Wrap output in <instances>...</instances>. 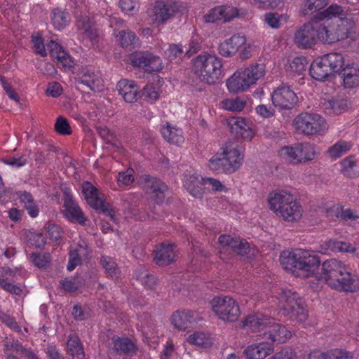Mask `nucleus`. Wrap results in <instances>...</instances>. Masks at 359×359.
Wrapping results in <instances>:
<instances>
[{
	"label": "nucleus",
	"mask_w": 359,
	"mask_h": 359,
	"mask_svg": "<svg viewBox=\"0 0 359 359\" xmlns=\"http://www.w3.org/2000/svg\"><path fill=\"white\" fill-rule=\"evenodd\" d=\"M16 195L20 202L23 204L24 208L27 210L29 216L33 218L37 217L39 210L32 195L26 191H18L16 192Z\"/></svg>",
	"instance_id": "obj_32"
},
{
	"label": "nucleus",
	"mask_w": 359,
	"mask_h": 359,
	"mask_svg": "<svg viewBox=\"0 0 359 359\" xmlns=\"http://www.w3.org/2000/svg\"><path fill=\"white\" fill-rule=\"evenodd\" d=\"M301 154L302 162H306L315 158L318 154L316 147L309 142L297 144Z\"/></svg>",
	"instance_id": "obj_41"
},
{
	"label": "nucleus",
	"mask_w": 359,
	"mask_h": 359,
	"mask_svg": "<svg viewBox=\"0 0 359 359\" xmlns=\"http://www.w3.org/2000/svg\"><path fill=\"white\" fill-rule=\"evenodd\" d=\"M280 15L276 13H269L265 14L266 23L273 29H277L280 27Z\"/></svg>",
	"instance_id": "obj_64"
},
{
	"label": "nucleus",
	"mask_w": 359,
	"mask_h": 359,
	"mask_svg": "<svg viewBox=\"0 0 359 359\" xmlns=\"http://www.w3.org/2000/svg\"><path fill=\"white\" fill-rule=\"evenodd\" d=\"M76 27L78 29L85 33L90 39H95L97 35V30L93 27L89 17L86 15L77 17Z\"/></svg>",
	"instance_id": "obj_36"
},
{
	"label": "nucleus",
	"mask_w": 359,
	"mask_h": 359,
	"mask_svg": "<svg viewBox=\"0 0 359 359\" xmlns=\"http://www.w3.org/2000/svg\"><path fill=\"white\" fill-rule=\"evenodd\" d=\"M250 86V83L247 82L246 77L244 76L241 70L235 72L231 77L226 81V86L229 90L232 93L245 90Z\"/></svg>",
	"instance_id": "obj_31"
},
{
	"label": "nucleus",
	"mask_w": 359,
	"mask_h": 359,
	"mask_svg": "<svg viewBox=\"0 0 359 359\" xmlns=\"http://www.w3.org/2000/svg\"><path fill=\"white\" fill-rule=\"evenodd\" d=\"M210 304L214 313L224 321L235 322L241 315L238 303L229 296L215 297Z\"/></svg>",
	"instance_id": "obj_9"
},
{
	"label": "nucleus",
	"mask_w": 359,
	"mask_h": 359,
	"mask_svg": "<svg viewBox=\"0 0 359 359\" xmlns=\"http://www.w3.org/2000/svg\"><path fill=\"white\" fill-rule=\"evenodd\" d=\"M321 57V65L327 66L330 69L331 74L334 72H341L344 65L343 55L339 53H330L324 55Z\"/></svg>",
	"instance_id": "obj_28"
},
{
	"label": "nucleus",
	"mask_w": 359,
	"mask_h": 359,
	"mask_svg": "<svg viewBox=\"0 0 359 359\" xmlns=\"http://www.w3.org/2000/svg\"><path fill=\"white\" fill-rule=\"evenodd\" d=\"M0 320L6 326L17 332H21V327L18 325L15 319L10 315L0 311Z\"/></svg>",
	"instance_id": "obj_55"
},
{
	"label": "nucleus",
	"mask_w": 359,
	"mask_h": 359,
	"mask_svg": "<svg viewBox=\"0 0 359 359\" xmlns=\"http://www.w3.org/2000/svg\"><path fill=\"white\" fill-rule=\"evenodd\" d=\"M67 351L72 359H84V351L79 338L76 335H70L67 341Z\"/></svg>",
	"instance_id": "obj_35"
},
{
	"label": "nucleus",
	"mask_w": 359,
	"mask_h": 359,
	"mask_svg": "<svg viewBox=\"0 0 359 359\" xmlns=\"http://www.w3.org/2000/svg\"><path fill=\"white\" fill-rule=\"evenodd\" d=\"M120 42L123 48L131 50L139 45L138 38L131 31L122 30L119 32Z\"/></svg>",
	"instance_id": "obj_40"
},
{
	"label": "nucleus",
	"mask_w": 359,
	"mask_h": 359,
	"mask_svg": "<svg viewBox=\"0 0 359 359\" xmlns=\"http://www.w3.org/2000/svg\"><path fill=\"white\" fill-rule=\"evenodd\" d=\"M142 96L149 102H154L158 98V93L153 85H146L142 89Z\"/></svg>",
	"instance_id": "obj_57"
},
{
	"label": "nucleus",
	"mask_w": 359,
	"mask_h": 359,
	"mask_svg": "<svg viewBox=\"0 0 359 359\" xmlns=\"http://www.w3.org/2000/svg\"><path fill=\"white\" fill-rule=\"evenodd\" d=\"M183 53L182 46L180 44L170 45L169 48L165 51V55L170 60H174Z\"/></svg>",
	"instance_id": "obj_60"
},
{
	"label": "nucleus",
	"mask_w": 359,
	"mask_h": 359,
	"mask_svg": "<svg viewBox=\"0 0 359 359\" xmlns=\"http://www.w3.org/2000/svg\"><path fill=\"white\" fill-rule=\"evenodd\" d=\"M83 258L76 250H72L69 252V257L67 269L68 271H73L76 266L81 264V259Z\"/></svg>",
	"instance_id": "obj_56"
},
{
	"label": "nucleus",
	"mask_w": 359,
	"mask_h": 359,
	"mask_svg": "<svg viewBox=\"0 0 359 359\" xmlns=\"http://www.w3.org/2000/svg\"><path fill=\"white\" fill-rule=\"evenodd\" d=\"M178 7L175 2L170 0L157 1L149 11L152 20L158 24H163L171 19L177 12Z\"/></svg>",
	"instance_id": "obj_12"
},
{
	"label": "nucleus",
	"mask_w": 359,
	"mask_h": 359,
	"mask_svg": "<svg viewBox=\"0 0 359 359\" xmlns=\"http://www.w3.org/2000/svg\"><path fill=\"white\" fill-rule=\"evenodd\" d=\"M83 193L88 204L91 208L106 216H109L112 221H114L115 210L112 205L98 197V191L94 186L88 182L84 183Z\"/></svg>",
	"instance_id": "obj_10"
},
{
	"label": "nucleus",
	"mask_w": 359,
	"mask_h": 359,
	"mask_svg": "<svg viewBox=\"0 0 359 359\" xmlns=\"http://www.w3.org/2000/svg\"><path fill=\"white\" fill-rule=\"evenodd\" d=\"M218 241L222 245L229 247L237 255L243 256L250 251V245L244 239L233 238L230 235H221Z\"/></svg>",
	"instance_id": "obj_22"
},
{
	"label": "nucleus",
	"mask_w": 359,
	"mask_h": 359,
	"mask_svg": "<svg viewBox=\"0 0 359 359\" xmlns=\"http://www.w3.org/2000/svg\"><path fill=\"white\" fill-rule=\"evenodd\" d=\"M141 188L149 194H154L158 202H161L165 197V192L168 191V186L161 180L144 175L138 180Z\"/></svg>",
	"instance_id": "obj_16"
},
{
	"label": "nucleus",
	"mask_w": 359,
	"mask_h": 359,
	"mask_svg": "<svg viewBox=\"0 0 359 359\" xmlns=\"http://www.w3.org/2000/svg\"><path fill=\"white\" fill-rule=\"evenodd\" d=\"M351 147V142L341 140L330 147L327 154L332 158L337 159L348 151Z\"/></svg>",
	"instance_id": "obj_42"
},
{
	"label": "nucleus",
	"mask_w": 359,
	"mask_h": 359,
	"mask_svg": "<svg viewBox=\"0 0 359 359\" xmlns=\"http://www.w3.org/2000/svg\"><path fill=\"white\" fill-rule=\"evenodd\" d=\"M34 43V51L41 57L47 55V53L43 43V40L41 36H34L32 39Z\"/></svg>",
	"instance_id": "obj_62"
},
{
	"label": "nucleus",
	"mask_w": 359,
	"mask_h": 359,
	"mask_svg": "<svg viewBox=\"0 0 359 359\" xmlns=\"http://www.w3.org/2000/svg\"><path fill=\"white\" fill-rule=\"evenodd\" d=\"M245 41L244 36L234 34L230 39L220 43L218 51L224 57H231L243 48Z\"/></svg>",
	"instance_id": "obj_20"
},
{
	"label": "nucleus",
	"mask_w": 359,
	"mask_h": 359,
	"mask_svg": "<svg viewBox=\"0 0 359 359\" xmlns=\"http://www.w3.org/2000/svg\"><path fill=\"white\" fill-rule=\"evenodd\" d=\"M343 8L341 6L337 4H332L329 6L326 10H324L322 12L318 13L315 18H317L320 20H323L325 19H330L332 17H336L337 15H339L343 13Z\"/></svg>",
	"instance_id": "obj_44"
},
{
	"label": "nucleus",
	"mask_w": 359,
	"mask_h": 359,
	"mask_svg": "<svg viewBox=\"0 0 359 359\" xmlns=\"http://www.w3.org/2000/svg\"><path fill=\"white\" fill-rule=\"evenodd\" d=\"M54 127L56 132L60 135H68L72 133L69 121L64 116H60L57 118Z\"/></svg>",
	"instance_id": "obj_49"
},
{
	"label": "nucleus",
	"mask_w": 359,
	"mask_h": 359,
	"mask_svg": "<svg viewBox=\"0 0 359 359\" xmlns=\"http://www.w3.org/2000/svg\"><path fill=\"white\" fill-rule=\"evenodd\" d=\"M238 15L237 9L230 6H221L212 8L203 16V20L207 23H214L217 20L229 22Z\"/></svg>",
	"instance_id": "obj_17"
},
{
	"label": "nucleus",
	"mask_w": 359,
	"mask_h": 359,
	"mask_svg": "<svg viewBox=\"0 0 359 359\" xmlns=\"http://www.w3.org/2000/svg\"><path fill=\"white\" fill-rule=\"evenodd\" d=\"M321 57L313 61L310 67V74L316 80L323 81L330 75V69L327 66L321 65Z\"/></svg>",
	"instance_id": "obj_34"
},
{
	"label": "nucleus",
	"mask_w": 359,
	"mask_h": 359,
	"mask_svg": "<svg viewBox=\"0 0 359 359\" xmlns=\"http://www.w3.org/2000/svg\"><path fill=\"white\" fill-rule=\"evenodd\" d=\"M273 104L280 109H290L297 102L295 93L286 86H282L276 89L271 95Z\"/></svg>",
	"instance_id": "obj_15"
},
{
	"label": "nucleus",
	"mask_w": 359,
	"mask_h": 359,
	"mask_svg": "<svg viewBox=\"0 0 359 359\" xmlns=\"http://www.w3.org/2000/svg\"><path fill=\"white\" fill-rule=\"evenodd\" d=\"M327 248L332 251L339 250L345 252H355V248H353L350 243L345 242L330 240L326 243Z\"/></svg>",
	"instance_id": "obj_46"
},
{
	"label": "nucleus",
	"mask_w": 359,
	"mask_h": 359,
	"mask_svg": "<svg viewBox=\"0 0 359 359\" xmlns=\"http://www.w3.org/2000/svg\"><path fill=\"white\" fill-rule=\"evenodd\" d=\"M116 89L126 102L133 103L137 100L139 88L134 81L121 80L116 85Z\"/></svg>",
	"instance_id": "obj_24"
},
{
	"label": "nucleus",
	"mask_w": 359,
	"mask_h": 359,
	"mask_svg": "<svg viewBox=\"0 0 359 359\" xmlns=\"http://www.w3.org/2000/svg\"><path fill=\"white\" fill-rule=\"evenodd\" d=\"M269 208L278 217L287 222H297L302 215V208L295 196L285 190L270 193L268 198Z\"/></svg>",
	"instance_id": "obj_4"
},
{
	"label": "nucleus",
	"mask_w": 359,
	"mask_h": 359,
	"mask_svg": "<svg viewBox=\"0 0 359 359\" xmlns=\"http://www.w3.org/2000/svg\"><path fill=\"white\" fill-rule=\"evenodd\" d=\"M222 60L215 55H199L193 60L192 71L196 80L212 85L218 83L222 74Z\"/></svg>",
	"instance_id": "obj_5"
},
{
	"label": "nucleus",
	"mask_w": 359,
	"mask_h": 359,
	"mask_svg": "<svg viewBox=\"0 0 359 359\" xmlns=\"http://www.w3.org/2000/svg\"><path fill=\"white\" fill-rule=\"evenodd\" d=\"M96 130L100 137L103 139L106 143L116 145L117 138L108 128L97 127Z\"/></svg>",
	"instance_id": "obj_51"
},
{
	"label": "nucleus",
	"mask_w": 359,
	"mask_h": 359,
	"mask_svg": "<svg viewBox=\"0 0 359 359\" xmlns=\"http://www.w3.org/2000/svg\"><path fill=\"white\" fill-rule=\"evenodd\" d=\"M280 155L286 156L293 163H302L297 144L292 147H283L280 151Z\"/></svg>",
	"instance_id": "obj_43"
},
{
	"label": "nucleus",
	"mask_w": 359,
	"mask_h": 359,
	"mask_svg": "<svg viewBox=\"0 0 359 359\" xmlns=\"http://www.w3.org/2000/svg\"><path fill=\"white\" fill-rule=\"evenodd\" d=\"M280 305L283 314L290 319L304 322L307 318L304 301L291 290H285L280 294Z\"/></svg>",
	"instance_id": "obj_7"
},
{
	"label": "nucleus",
	"mask_w": 359,
	"mask_h": 359,
	"mask_svg": "<svg viewBox=\"0 0 359 359\" xmlns=\"http://www.w3.org/2000/svg\"><path fill=\"white\" fill-rule=\"evenodd\" d=\"M29 258L35 266L39 268H43L50 262V255L48 253H32Z\"/></svg>",
	"instance_id": "obj_50"
},
{
	"label": "nucleus",
	"mask_w": 359,
	"mask_h": 359,
	"mask_svg": "<svg viewBox=\"0 0 359 359\" xmlns=\"http://www.w3.org/2000/svg\"><path fill=\"white\" fill-rule=\"evenodd\" d=\"M188 341L190 344L197 345L200 347L206 348L211 346L210 338L202 332H196L191 334L188 338Z\"/></svg>",
	"instance_id": "obj_47"
},
{
	"label": "nucleus",
	"mask_w": 359,
	"mask_h": 359,
	"mask_svg": "<svg viewBox=\"0 0 359 359\" xmlns=\"http://www.w3.org/2000/svg\"><path fill=\"white\" fill-rule=\"evenodd\" d=\"M245 105V102L238 97L235 99H226L222 102L223 108L231 111H241Z\"/></svg>",
	"instance_id": "obj_45"
},
{
	"label": "nucleus",
	"mask_w": 359,
	"mask_h": 359,
	"mask_svg": "<svg viewBox=\"0 0 359 359\" xmlns=\"http://www.w3.org/2000/svg\"><path fill=\"white\" fill-rule=\"evenodd\" d=\"M222 152L214 154L208 161V167L215 173L231 174L241 165L243 157L237 149L222 147Z\"/></svg>",
	"instance_id": "obj_6"
},
{
	"label": "nucleus",
	"mask_w": 359,
	"mask_h": 359,
	"mask_svg": "<svg viewBox=\"0 0 359 359\" xmlns=\"http://www.w3.org/2000/svg\"><path fill=\"white\" fill-rule=\"evenodd\" d=\"M273 351L272 345L267 344L264 340L258 344L249 346L245 351L248 359H264Z\"/></svg>",
	"instance_id": "obj_27"
},
{
	"label": "nucleus",
	"mask_w": 359,
	"mask_h": 359,
	"mask_svg": "<svg viewBox=\"0 0 359 359\" xmlns=\"http://www.w3.org/2000/svg\"><path fill=\"white\" fill-rule=\"evenodd\" d=\"M154 253V260L156 264L159 266L168 265L175 260V245L163 243L156 248Z\"/></svg>",
	"instance_id": "obj_19"
},
{
	"label": "nucleus",
	"mask_w": 359,
	"mask_h": 359,
	"mask_svg": "<svg viewBox=\"0 0 359 359\" xmlns=\"http://www.w3.org/2000/svg\"><path fill=\"white\" fill-rule=\"evenodd\" d=\"M99 81V76L92 68H83L76 79L78 85H83L91 90H95L96 83Z\"/></svg>",
	"instance_id": "obj_30"
},
{
	"label": "nucleus",
	"mask_w": 359,
	"mask_h": 359,
	"mask_svg": "<svg viewBox=\"0 0 359 359\" xmlns=\"http://www.w3.org/2000/svg\"><path fill=\"white\" fill-rule=\"evenodd\" d=\"M296 130L306 135H320L327 127L325 120L317 114L302 113L294 120Z\"/></svg>",
	"instance_id": "obj_8"
},
{
	"label": "nucleus",
	"mask_w": 359,
	"mask_h": 359,
	"mask_svg": "<svg viewBox=\"0 0 359 359\" xmlns=\"http://www.w3.org/2000/svg\"><path fill=\"white\" fill-rule=\"evenodd\" d=\"M51 18L53 26L59 30L64 29L70 22L69 13L59 8L53 11Z\"/></svg>",
	"instance_id": "obj_39"
},
{
	"label": "nucleus",
	"mask_w": 359,
	"mask_h": 359,
	"mask_svg": "<svg viewBox=\"0 0 359 359\" xmlns=\"http://www.w3.org/2000/svg\"><path fill=\"white\" fill-rule=\"evenodd\" d=\"M187 191L196 198L201 199L205 189V180L196 175H187L184 181Z\"/></svg>",
	"instance_id": "obj_25"
},
{
	"label": "nucleus",
	"mask_w": 359,
	"mask_h": 359,
	"mask_svg": "<svg viewBox=\"0 0 359 359\" xmlns=\"http://www.w3.org/2000/svg\"><path fill=\"white\" fill-rule=\"evenodd\" d=\"M326 359H352L353 355L351 353L341 350L335 349L325 353Z\"/></svg>",
	"instance_id": "obj_58"
},
{
	"label": "nucleus",
	"mask_w": 359,
	"mask_h": 359,
	"mask_svg": "<svg viewBox=\"0 0 359 359\" xmlns=\"http://www.w3.org/2000/svg\"><path fill=\"white\" fill-rule=\"evenodd\" d=\"M228 125L232 133L246 140H251L254 136L253 131L245 120L241 117H231L228 119Z\"/></svg>",
	"instance_id": "obj_23"
},
{
	"label": "nucleus",
	"mask_w": 359,
	"mask_h": 359,
	"mask_svg": "<svg viewBox=\"0 0 359 359\" xmlns=\"http://www.w3.org/2000/svg\"><path fill=\"white\" fill-rule=\"evenodd\" d=\"M130 62L133 67L144 69L147 72H159L163 69L159 57L149 52H135L130 55Z\"/></svg>",
	"instance_id": "obj_11"
},
{
	"label": "nucleus",
	"mask_w": 359,
	"mask_h": 359,
	"mask_svg": "<svg viewBox=\"0 0 359 359\" xmlns=\"http://www.w3.org/2000/svg\"><path fill=\"white\" fill-rule=\"evenodd\" d=\"M243 326L252 332H259L258 339L264 340L267 344L284 343L290 338L291 332L285 327L262 313H256L246 317Z\"/></svg>",
	"instance_id": "obj_1"
},
{
	"label": "nucleus",
	"mask_w": 359,
	"mask_h": 359,
	"mask_svg": "<svg viewBox=\"0 0 359 359\" xmlns=\"http://www.w3.org/2000/svg\"><path fill=\"white\" fill-rule=\"evenodd\" d=\"M197 317V313L192 311H177L172 316V324L179 330H185L196 323Z\"/></svg>",
	"instance_id": "obj_21"
},
{
	"label": "nucleus",
	"mask_w": 359,
	"mask_h": 359,
	"mask_svg": "<svg viewBox=\"0 0 359 359\" xmlns=\"http://www.w3.org/2000/svg\"><path fill=\"white\" fill-rule=\"evenodd\" d=\"M241 72L244 76L246 77L247 82L250 85H252L264 75L265 67L263 64L255 63L241 70Z\"/></svg>",
	"instance_id": "obj_33"
},
{
	"label": "nucleus",
	"mask_w": 359,
	"mask_h": 359,
	"mask_svg": "<svg viewBox=\"0 0 359 359\" xmlns=\"http://www.w3.org/2000/svg\"><path fill=\"white\" fill-rule=\"evenodd\" d=\"M345 88H353L359 85V66L355 64L348 65L339 72Z\"/></svg>",
	"instance_id": "obj_26"
},
{
	"label": "nucleus",
	"mask_w": 359,
	"mask_h": 359,
	"mask_svg": "<svg viewBox=\"0 0 359 359\" xmlns=\"http://www.w3.org/2000/svg\"><path fill=\"white\" fill-rule=\"evenodd\" d=\"M316 19L314 18L311 22L304 25L295 34V43L301 48H311L316 43L318 31Z\"/></svg>",
	"instance_id": "obj_14"
},
{
	"label": "nucleus",
	"mask_w": 359,
	"mask_h": 359,
	"mask_svg": "<svg viewBox=\"0 0 359 359\" xmlns=\"http://www.w3.org/2000/svg\"><path fill=\"white\" fill-rule=\"evenodd\" d=\"M306 65L307 60L305 57H296L290 63V67L291 71L300 74L306 70Z\"/></svg>",
	"instance_id": "obj_53"
},
{
	"label": "nucleus",
	"mask_w": 359,
	"mask_h": 359,
	"mask_svg": "<svg viewBox=\"0 0 359 359\" xmlns=\"http://www.w3.org/2000/svg\"><path fill=\"white\" fill-rule=\"evenodd\" d=\"M100 263L108 276L113 278L118 277L120 270L114 258L102 255L100 259Z\"/></svg>",
	"instance_id": "obj_38"
},
{
	"label": "nucleus",
	"mask_w": 359,
	"mask_h": 359,
	"mask_svg": "<svg viewBox=\"0 0 359 359\" xmlns=\"http://www.w3.org/2000/svg\"><path fill=\"white\" fill-rule=\"evenodd\" d=\"M205 189H211L214 191H225L226 187L221 182L211 177L204 178Z\"/></svg>",
	"instance_id": "obj_59"
},
{
	"label": "nucleus",
	"mask_w": 359,
	"mask_h": 359,
	"mask_svg": "<svg viewBox=\"0 0 359 359\" xmlns=\"http://www.w3.org/2000/svg\"><path fill=\"white\" fill-rule=\"evenodd\" d=\"M355 161H354V157L353 156H350L346 158H344L341 162V172L342 173L348 177H353L355 175L352 172L353 168L355 166Z\"/></svg>",
	"instance_id": "obj_52"
},
{
	"label": "nucleus",
	"mask_w": 359,
	"mask_h": 359,
	"mask_svg": "<svg viewBox=\"0 0 359 359\" xmlns=\"http://www.w3.org/2000/svg\"><path fill=\"white\" fill-rule=\"evenodd\" d=\"M321 278L330 287L339 291L354 292L359 290L358 276L351 273L347 265L336 259L322 264Z\"/></svg>",
	"instance_id": "obj_2"
},
{
	"label": "nucleus",
	"mask_w": 359,
	"mask_h": 359,
	"mask_svg": "<svg viewBox=\"0 0 359 359\" xmlns=\"http://www.w3.org/2000/svg\"><path fill=\"white\" fill-rule=\"evenodd\" d=\"M279 260L285 269L297 273L304 278L313 275L320 263L318 256L313 252L301 249L293 252L283 251Z\"/></svg>",
	"instance_id": "obj_3"
},
{
	"label": "nucleus",
	"mask_w": 359,
	"mask_h": 359,
	"mask_svg": "<svg viewBox=\"0 0 359 359\" xmlns=\"http://www.w3.org/2000/svg\"><path fill=\"white\" fill-rule=\"evenodd\" d=\"M336 217L346 222H352L357 220L359 218V215L353 212L351 209H339L337 208L336 212Z\"/></svg>",
	"instance_id": "obj_54"
},
{
	"label": "nucleus",
	"mask_w": 359,
	"mask_h": 359,
	"mask_svg": "<svg viewBox=\"0 0 359 359\" xmlns=\"http://www.w3.org/2000/svg\"><path fill=\"white\" fill-rule=\"evenodd\" d=\"M113 349L118 355H133L137 351L135 344L128 338H113Z\"/></svg>",
	"instance_id": "obj_29"
},
{
	"label": "nucleus",
	"mask_w": 359,
	"mask_h": 359,
	"mask_svg": "<svg viewBox=\"0 0 359 359\" xmlns=\"http://www.w3.org/2000/svg\"><path fill=\"white\" fill-rule=\"evenodd\" d=\"M65 217L72 222H76L84 225L86 218L79 205L74 201L72 196L68 193L65 194L64 198Z\"/></svg>",
	"instance_id": "obj_18"
},
{
	"label": "nucleus",
	"mask_w": 359,
	"mask_h": 359,
	"mask_svg": "<svg viewBox=\"0 0 359 359\" xmlns=\"http://www.w3.org/2000/svg\"><path fill=\"white\" fill-rule=\"evenodd\" d=\"M0 287L5 291L16 295H20L22 291L20 287L13 283H8L6 280L1 278V277Z\"/></svg>",
	"instance_id": "obj_61"
},
{
	"label": "nucleus",
	"mask_w": 359,
	"mask_h": 359,
	"mask_svg": "<svg viewBox=\"0 0 359 359\" xmlns=\"http://www.w3.org/2000/svg\"><path fill=\"white\" fill-rule=\"evenodd\" d=\"M133 172V170H128L126 172H119L117 177L118 183L125 186L130 184L134 181Z\"/></svg>",
	"instance_id": "obj_63"
},
{
	"label": "nucleus",
	"mask_w": 359,
	"mask_h": 359,
	"mask_svg": "<svg viewBox=\"0 0 359 359\" xmlns=\"http://www.w3.org/2000/svg\"><path fill=\"white\" fill-rule=\"evenodd\" d=\"M161 134L164 139L172 144H180L183 142L181 131L176 128L171 127L168 123L161 128Z\"/></svg>",
	"instance_id": "obj_37"
},
{
	"label": "nucleus",
	"mask_w": 359,
	"mask_h": 359,
	"mask_svg": "<svg viewBox=\"0 0 359 359\" xmlns=\"http://www.w3.org/2000/svg\"><path fill=\"white\" fill-rule=\"evenodd\" d=\"M316 19L318 31V39L325 43H332L344 39L346 34L342 31L339 25H330L322 22L320 20Z\"/></svg>",
	"instance_id": "obj_13"
},
{
	"label": "nucleus",
	"mask_w": 359,
	"mask_h": 359,
	"mask_svg": "<svg viewBox=\"0 0 359 359\" xmlns=\"http://www.w3.org/2000/svg\"><path fill=\"white\" fill-rule=\"evenodd\" d=\"M137 279L144 285L145 288L153 289L157 284L156 278L147 271L140 272L137 274Z\"/></svg>",
	"instance_id": "obj_48"
}]
</instances>
